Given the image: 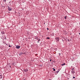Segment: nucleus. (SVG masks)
I'll return each instance as SVG.
<instances>
[{
	"instance_id": "obj_19",
	"label": "nucleus",
	"mask_w": 80,
	"mask_h": 80,
	"mask_svg": "<svg viewBox=\"0 0 80 80\" xmlns=\"http://www.w3.org/2000/svg\"><path fill=\"white\" fill-rule=\"evenodd\" d=\"M47 30H49V29L48 28H47Z\"/></svg>"
},
{
	"instance_id": "obj_17",
	"label": "nucleus",
	"mask_w": 80,
	"mask_h": 80,
	"mask_svg": "<svg viewBox=\"0 0 80 80\" xmlns=\"http://www.w3.org/2000/svg\"><path fill=\"white\" fill-rule=\"evenodd\" d=\"M0 76L1 77V76H2V75H1V74L0 73Z\"/></svg>"
},
{
	"instance_id": "obj_10",
	"label": "nucleus",
	"mask_w": 80,
	"mask_h": 80,
	"mask_svg": "<svg viewBox=\"0 0 80 80\" xmlns=\"http://www.w3.org/2000/svg\"><path fill=\"white\" fill-rule=\"evenodd\" d=\"M53 70V71H55V69H54V68H52Z\"/></svg>"
},
{
	"instance_id": "obj_6",
	"label": "nucleus",
	"mask_w": 80,
	"mask_h": 80,
	"mask_svg": "<svg viewBox=\"0 0 80 80\" xmlns=\"http://www.w3.org/2000/svg\"><path fill=\"white\" fill-rule=\"evenodd\" d=\"M65 65V63H64L61 64V65L62 66H63V65Z\"/></svg>"
},
{
	"instance_id": "obj_18",
	"label": "nucleus",
	"mask_w": 80,
	"mask_h": 80,
	"mask_svg": "<svg viewBox=\"0 0 80 80\" xmlns=\"http://www.w3.org/2000/svg\"><path fill=\"white\" fill-rule=\"evenodd\" d=\"M59 55H60V53H59Z\"/></svg>"
},
{
	"instance_id": "obj_3",
	"label": "nucleus",
	"mask_w": 80,
	"mask_h": 80,
	"mask_svg": "<svg viewBox=\"0 0 80 80\" xmlns=\"http://www.w3.org/2000/svg\"><path fill=\"white\" fill-rule=\"evenodd\" d=\"M23 71L24 72H28V70L25 69V70H24Z\"/></svg>"
},
{
	"instance_id": "obj_2",
	"label": "nucleus",
	"mask_w": 80,
	"mask_h": 80,
	"mask_svg": "<svg viewBox=\"0 0 80 80\" xmlns=\"http://www.w3.org/2000/svg\"><path fill=\"white\" fill-rule=\"evenodd\" d=\"M71 73H72V74H74V73H75V72L74 70H72Z\"/></svg>"
},
{
	"instance_id": "obj_11",
	"label": "nucleus",
	"mask_w": 80,
	"mask_h": 80,
	"mask_svg": "<svg viewBox=\"0 0 80 80\" xmlns=\"http://www.w3.org/2000/svg\"><path fill=\"white\" fill-rule=\"evenodd\" d=\"M47 39H50V38L49 37H47Z\"/></svg>"
},
{
	"instance_id": "obj_4",
	"label": "nucleus",
	"mask_w": 80,
	"mask_h": 80,
	"mask_svg": "<svg viewBox=\"0 0 80 80\" xmlns=\"http://www.w3.org/2000/svg\"><path fill=\"white\" fill-rule=\"evenodd\" d=\"M8 10H9V11H11V10H12V8L11 7H9Z\"/></svg>"
},
{
	"instance_id": "obj_5",
	"label": "nucleus",
	"mask_w": 80,
	"mask_h": 80,
	"mask_svg": "<svg viewBox=\"0 0 80 80\" xmlns=\"http://www.w3.org/2000/svg\"><path fill=\"white\" fill-rule=\"evenodd\" d=\"M20 47L19 46H16V48H20Z\"/></svg>"
},
{
	"instance_id": "obj_1",
	"label": "nucleus",
	"mask_w": 80,
	"mask_h": 80,
	"mask_svg": "<svg viewBox=\"0 0 80 80\" xmlns=\"http://www.w3.org/2000/svg\"><path fill=\"white\" fill-rule=\"evenodd\" d=\"M55 39L57 41V42H58L60 40L59 38H58V37L56 38Z\"/></svg>"
},
{
	"instance_id": "obj_12",
	"label": "nucleus",
	"mask_w": 80,
	"mask_h": 80,
	"mask_svg": "<svg viewBox=\"0 0 80 80\" xmlns=\"http://www.w3.org/2000/svg\"><path fill=\"white\" fill-rule=\"evenodd\" d=\"M64 18H65V19H67V18H66V16L64 17Z\"/></svg>"
},
{
	"instance_id": "obj_20",
	"label": "nucleus",
	"mask_w": 80,
	"mask_h": 80,
	"mask_svg": "<svg viewBox=\"0 0 80 80\" xmlns=\"http://www.w3.org/2000/svg\"><path fill=\"white\" fill-rule=\"evenodd\" d=\"M9 47H10V45H9Z\"/></svg>"
},
{
	"instance_id": "obj_16",
	"label": "nucleus",
	"mask_w": 80,
	"mask_h": 80,
	"mask_svg": "<svg viewBox=\"0 0 80 80\" xmlns=\"http://www.w3.org/2000/svg\"><path fill=\"white\" fill-rule=\"evenodd\" d=\"M50 62H52V59H50Z\"/></svg>"
},
{
	"instance_id": "obj_28",
	"label": "nucleus",
	"mask_w": 80,
	"mask_h": 80,
	"mask_svg": "<svg viewBox=\"0 0 80 80\" xmlns=\"http://www.w3.org/2000/svg\"><path fill=\"white\" fill-rule=\"evenodd\" d=\"M79 24L80 25V22L79 23Z\"/></svg>"
},
{
	"instance_id": "obj_22",
	"label": "nucleus",
	"mask_w": 80,
	"mask_h": 80,
	"mask_svg": "<svg viewBox=\"0 0 80 80\" xmlns=\"http://www.w3.org/2000/svg\"><path fill=\"white\" fill-rule=\"evenodd\" d=\"M0 78H2V77H1Z\"/></svg>"
},
{
	"instance_id": "obj_8",
	"label": "nucleus",
	"mask_w": 80,
	"mask_h": 80,
	"mask_svg": "<svg viewBox=\"0 0 80 80\" xmlns=\"http://www.w3.org/2000/svg\"><path fill=\"white\" fill-rule=\"evenodd\" d=\"M1 33H2V34H4V33H5V32H2Z\"/></svg>"
},
{
	"instance_id": "obj_14",
	"label": "nucleus",
	"mask_w": 80,
	"mask_h": 80,
	"mask_svg": "<svg viewBox=\"0 0 80 80\" xmlns=\"http://www.w3.org/2000/svg\"><path fill=\"white\" fill-rule=\"evenodd\" d=\"M4 2H6V0H3Z\"/></svg>"
},
{
	"instance_id": "obj_27",
	"label": "nucleus",
	"mask_w": 80,
	"mask_h": 80,
	"mask_svg": "<svg viewBox=\"0 0 80 80\" xmlns=\"http://www.w3.org/2000/svg\"><path fill=\"white\" fill-rule=\"evenodd\" d=\"M38 42H39L38 41Z\"/></svg>"
},
{
	"instance_id": "obj_24",
	"label": "nucleus",
	"mask_w": 80,
	"mask_h": 80,
	"mask_svg": "<svg viewBox=\"0 0 80 80\" xmlns=\"http://www.w3.org/2000/svg\"><path fill=\"white\" fill-rule=\"evenodd\" d=\"M49 80H51V79H49Z\"/></svg>"
},
{
	"instance_id": "obj_13",
	"label": "nucleus",
	"mask_w": 80,
	"mask_h": 80,
	"mask_svg": "<svg viewBox=\"0 0 80 80\" xmlns=\"http://www.w3.org/2000/svg\"><path fill=\"white\" fill-rule=\"evenodd\" d=\"M75 70V69L74 68H72V70Z\"/></svg>"
},
{
	"instance_id": "obj_7",
	"label": "nucleus",
	"mask_w": 80,
	"mask_h": 80,
	"mask_svg": "<svg viewBox=\"0 0 80 80\" xmlns=\"http://www.w3.org/2000/svg\"><path fill=\"white\" fill-rule=\"evenodd\" d=\"M58 71H57V72L56 71V73H58V72H59V71H60V69H58Z\"/></svg>"
},
{
	"instance_id": "obj_21",
	"label": "nucleus",
	"mask_w": 80,
	"mask_h": 80,
	"mask_svg": "<svg viewBox=\"0 0 80 80\" xmlns=\"http://www.w3.org/2000/svg\"><path fill=\"white\" fill-rule=\"evenodd\" d=\"M20 76V75H18V77H19Z\"/></svg>"
},
{
	"instance_id": "obj_26",
	"label": "nucleus",
	"mask_w": 80,
	"mask_h": 80,
	"mask_svg": "<svg viewBox=\"0 0 80 80\" xmlns=\"http://www.w3.org/2000/svg\"><path fill=\"white\" fill-rule=\"evenodd\" d=\"M38 41H40V40L39 39L38 40Z\"/></svg>"
},
{
	"instance_id": "obj_15",
	"label": "nucleus",
	"mask_w": 80,
	"mask_h": 80,
	"mask_svg": "<svg viewBox=\"0 0 80 80\" xmlns=\"http://www.w3.org/2000/svg\"><path fill=\"white\" fill-rule=\"evenodd\" d=\"M73 78H75V77H73Z\"/></svg>"
},
{
	"instance_id": "obj_9",
	"label": "nucleus",
	"mask_w": 80,
	"mask_h": 80,
	"mask_svg": "<svg viewBox=\"0 0 80 80\" xmlns=\"http://www.w3.org/2000/svg\"><path fill=\"white\" fill-rule=\"evenodd\" d=\"M22 54H25V53H22V52H21V54H22Z\"/></svg>"
},
{
	"instance_id": "obj_23",
	"label": "nucleus",
	"mask_w": 80,
	"mask_h": 80,
	"mask_svg": "<svg viewBox=\"0 0 80 80\" xmlns=\"http://www.w3.org/2000/svg\"><path fill=\"white\" fill-rule=\"evenodd\" d=\"M68 42H69V40H68Z\"/></svg>"
},
{
	"instance_id": "obj_25",
	"label": "nucleus",
	"mask_w": 80,
	"mask_h": 80,
	"mask_svg": "<svg viewBox=\"0 0 80 80\" xmlns=\"http://www.w3.org/2000/svg\"><path fill=\"white\" fill-rule=\"evenodd\" d=\"M79 35H80V33H79Z\"/></svg>"
}]
</instances>
